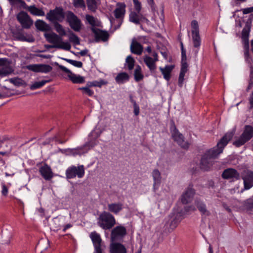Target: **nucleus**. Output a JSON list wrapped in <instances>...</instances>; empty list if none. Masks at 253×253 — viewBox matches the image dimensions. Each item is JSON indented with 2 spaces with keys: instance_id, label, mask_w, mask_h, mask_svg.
Here are the masks:
<instances>
[{
  "instance_id": "30",
  "label": "nucleus",
  "mask_w": 253,
  "mask_h": 253,
  "mask_svg": "<svg viewBox=\"0 0 253 253\" xmlns=\"http://www.w3.org/2000/svg\"><path fill=\"white\" fill-rule=\"evenodd\" d=\"M173 68V66L172 65H167L164 68H160V70L164 76V78L167 81H169L170 78V73Z\"/></svg>"
},
{
  "instance_id": "19",
  "label": "nucleus",
  "mask_w": 253,
  "mask_h": 253,
  "mask_svg": "<svg viewBox=\"0 0 253 253\" xmlns=\"http://www.w3.org/2000/svg\"><path fill=\"white\" fill-rule=\"evenodd\" d=\"M108 212L114 214H118L124 209V205L121 202L109 203L107 205Z\"/></svg>"
},
{
  "instance_id": "28",
  "label": "nucleus",
  "mask_w": 253,
  "mask_h": 253,
  "mask_svg": "<svg viewBox=\"0 0 253 253\" xmlns=\"http://www.w3.org/2000/svg\"><path fill=\"white\" fill-rule=\"evenodd\" d=\"M35 26L39 30L41 31H49L51 29L49 24L41 20H37L35 22Z\"/></svg>"
},
{
  "instance_id": "14",
  "label": "nucleus",
  "mask_w": 253,
  "mask_h": 253,
  "mask_svg": "<svg viewBox=\"0 0 253 253\" xmlns=\"http://www.w3.org/2000/svg\"><path fill=\"white\" fill-rule=\"evenodd\" d=\"M41 175L46 180H50L53 177V173L49 166L45 164L39 169Z\"/></svg>"
},
{
  "instance_id": "13",
  "label": "nucleus",
  "mask_w": 253,
  "mask_h": 253,
  "mask_svg": "<svg viewBox=\"0 0 253 253\" xmlns=\"http://www.w3.org/2000/svg\"><path fill=\"white\" fill-rule=\"evenodd\" d=\"M174 130L172 133V136L175 141H176L179 146L183 148H187L188 144L184 141V137L182 134L180 133L176 129L175 126H173Z\"/></svg>"
},
{
  "instance_id": "33",
  "label": "nucleus",
  "mask_w": 253,
  "mask_h": 253,
  "mask_svg": "<svg viewBox=\"0 0 253 253\" xmlns=\"http://www.w3.org/2000/svg\"><path fill=\"white\" fill-rule=\"evenodd\" d=\"M27 9L33 15H37V16H44V11L42 9L38 8L35 5H31L30 6H28Z\"/></svg>"
},
{
  "instance_id": "4",
  "label": "nucleus",
  "mask_w": 253,
  "mask_h": 253,
  "mask_svg": "<svg viewBox=\"0 0 253 253\" xmlns=\"http://www.w3.org/2000/svg\"><path fill=\"white\" fill-rule=\"evenodd\" d=\"M253 137V127L250 125L246 126L245 129L238 139L234 141L233 144L240 147L250 140Z\"/></svg>"
},
{
  "instance_id": "51",
  "label": "nucleus",
  "mask_w": 253,
  "mask_h": 253,
  "mask_svg": "<svg viewBox=\"0 0 253 253\" xmlns=\"http://www.w3.org/2000/svg\"><path fill=\"white\" fill-rule=\"evenodd\" d=\"M135 10L137 13H139L141 9V4L139 0H136L133 1Z\"/></svg>"
},
{
  "instance_id": "43",
  "label": "nucleus",
  "mask_w": 253,
  "mask_h": 253,
  "mask_svg": "<svg viewBox=\"0 0 253 253\" xmlns=\"http://www.w3.org/2000/svg\"><path fill=\"white\" fill-rule=\"evenodd\" d=\"M51 228L53 231H58L61 228L59 219L58 218H54L52 221Z\"/></svg>"
},
{
  "instance_id": "20",
  "label": "nucleus",
  "mask_w": 253,
  "mask_h": 253,
  "mask_svg": "<svg viewBox=\"0 0 253 253\" xmlns=\"http://www.w3.org/2000/svg\"><path fill=\"white\" fill-rule=\"evenodd\" d=\"M126 5L124 2H118L114 11V16L117 19H123L126 13Z\"/></svg>"
},
{
  "instance_id": "56",
  "label": "nucleus",
  "mask_w": 253,
  "mask_h": 253,
  "mask_svg": "<svg viewBox=\"0 0 253 253\" xmlns=\"http://www.w3.org/2000/svg\"><path fill=\"white\" fill-rule=\"evenodd\" d=\"M184 76L185 74H179V78H178V84L180 86H182L183 84V83L184 80Z\"/></svg>"
},
{
  "instance_id": "42",
  "label": "nucleus",
  "mask_w": 253,
  "mask_h": 253,
  "mask_svg": "<svg viewBox=\"0 0 253 253\" xmlns=\"http://www.w3.org/2000/svg\"><path fill=\"white\" fill-rule=\"evenodd\" d=\"M134 59L130 55H129L126 59L125 65L127 66L129 70H131L134 67Z\"/></svg>"
},
{
  "instance_id": "26",
  "label": "nucleus",
  "mask_w": 253,
  "mask_h": 253,
  "mask_svg": "<svg viewBox=\"0 0 253 253\" xmlns=\"http://www.w3.org/2000/svg\"><path fill=\"white\" fill-rule=\"evenodd\" d=\"M13 71V69L10 65L0 64V77L7 76L12 73Z\"/></svg>"
},
{
  "instance_id": "61",
  "label": "nucleus",
  "mask_w": 253,
  "mask_h": 253,
  "mask_svg": "<svg viewBox=\"0 0 253 253\" xmlns=\"http://www.w3.org/2000/svg\"><path fill=\"white\" fill-rule=\"evenodd\" d=\"M88 52V50L87 49H84L83 50H81L80 52H79V54L81 55L82 56H85L87 54Z\"/></svg>"
},
{
  "instance_id": "47",
  "label": "nucleus",
  "mask_w": 253,
  "mask_h": 253,
  "mask_svg": "<svg viewBox=\"0 0 253 253\" xmlns=\"http://www.w3.org/2000/svg\"><path fill=\"white\" fill-rule=\"evenodd\" d=\"M251 30V26L246 25L245 27L243 28L242 32V37L243 39H248L249 33Z\"/></svg>"
},
{
  "instance_id": "16",
  "label": "nucleus",
  "mask_w": 253,
  "mask_h": 253,
  "mask_svg": "<svg viewBox=\"0 0 253 253\" xmlns=\"http://www.w3.org/2000/svg\"><path fill=\"white\" fill-rule=\"evenodd\" d=\"M91 30L94 34L95 40L96 42L100 41L105 42L108 40L109 34L107 32L100 30L95 27H92Z\"/></svg>"
},
{
  "instance_id": "32",
  "label": "nucleus",
  "mask_w": 253,
  "mask_h": 253,
  "mask_svg": "<svg viewBox=\"0 0 253 253\" xmlns=\"http://www.w3.org/2000/svg\"><path fill=\"white\" fill-rule=\"evenodd\" d=\"M139 13L131 12L129 16V21L136 24H138L141 19L142 15H139Z\"/></svg>"
},
{
  "instance_id": "60",
  "label": "nucleus",
  "mask_w": 253,
  "mask_h": 253,
  "mask_svg": "<svg viewBox=\"0 0 253 253\" xmlns=\"http://www.w3.org/2000/svg\"><path fill=\"white\" fill-rule=\"evenodd\" d=\"M249 101H250V107L253 108V91L252 92V93L249 98Z\"/></svg>"
},
{
  "instance_id": "34",
  "label": "nucleus",
  "mask_w": 253,
  "mask_h": 253,
  "mask_svg": "<svg viewBox=\"0 0 253 253\" xmlns=\"http://www.w3.org/2000/svg\"><path fill=\"white\" fill-rule=\"evenodd\" d=\"M134 80L136 82H138L144 78V76L142 73L141 68L139 65H137L134 70Z\"/></svg>"
},
{
  "instance_id": "41",
  "label": "nucleus",
  "mask_w": 253,
  "mask_h": 253,
  "mask_svg": "<svg viewBox=\"0 0 253 253\" xmlns=\"http://www.w3.org/2000/svg\"><path fill=\"white\" fill-rule=\"evenodd\" d=\"M85 18L87 21L89 23L90 25L92 26V27H94L95 26L99 25V22L97 19L94 18L93 16L90 15H86L85 16Z\"/></svg>"
},
{
  "instance_id": "10",
  "label": "nucleus",
  "mask_w": 253,
  "mask_h": 253,
  "mask_svg": "<svg viewBox=\"0 0 253 253\" xmlns=\"http://www.w3.org/2000/svg\"><path fill=\"white\" fill-rule=\"evenodd\" d=\"M17 18L22 27L24 29L30 28L33 24V21L25 12H20L17 15Z\"/></svg>"
},
{
  "instance_id": "54",
  "label": "nucleus",
  "mask_w": 253,
  "mask_h": 253,
  "mask_svg": "<svg viewBox=\"0 0 253 253\" xmlns=\"http://www.w3.org/2000/svg\"><path fill=\"white\" fill-rule=\"evenodd\" d=\"M244 14H247L253 12V6L243 8L241 9Z\"/></svg>"
},
{
  "instance_id": "37",
  "label": "nucleus",
  "mask_w": 253,
  "mask_h": 253,
  "mask_svg": "<svg viewBox=\"0 0 253 253\" xmlns=\"http://www.w3.org/2000/svg\"><path fill=\"white\" fill-rule=\"evenodd\" d=\"M70 42L74 45H79L80 44V38L73 32H71L68 36Z\"/></svg>"
},
{
  "instance_id": "59",
  "label": "nucleus",
  "mask_w": 253,
  "mask_h": 253,
  "mask_svg": "<svg viewBox=\"0 0 253 253\" xmlns=\"http://www.w3.org/2000/svg\"><path fill=\"white\" fill-rule=\"evenodd\" d=\"M10 2V4L14 5L18 3H20L22 1L21 0H8Z\"/></svg>"
},
{
  "instance_id": "3",
  "label": "nucleus",
  "mask_w": 253,
  "mask_h": 253,
  "mask_svg": "<svg viewBox=\"0 0 253 253\" xmlns=\"http://www.w3.org/2000/svg\"><path fill=\"white\" fill-rule=\"evenodd\" d=\"M97 224L104 230H109L116 224V219L112 213L104 211L99 215Z\"/></svg>"
},
{
  "instance_id": "63",
  "label": "nucleus",
  "mask_w": 253,
  "mask_h": 253,
  "mask_svg": "<svg viewBox=\"0 0 253 253\" xmlns=\"http://www.w3.org/2000/svg\"><path fill=\"white\" fill-rule=\"evenodd\" d=\"M129 100H130V101L133 104V106L137 105L136 102V101L133 99V97H132V95H130L129 96Z\"/></svg>"
},
{
  "instance_id": "22",
  "label": "nucleus",
  "mask_w": 253,
  "mask_h": 253,
  "mask_svg": "<svg viewBox=\"0 0 253 253\" xmlns=\"http://www.w3.org/2000/svg\"><path fill=\"white\" fill-rule=\"evenodd\" d=\"M110 253H126V249L125 246L120 243H114L111 244L110 249Z\"/></svg>"
},
{
  "instance_id": "62",
  "label": "nucleus",
  "mask_w": 253,
  "mask_h": 253,
  "mask_svg": "<svg viewBox=\"0 0 253 253\" xmlns=\"http://www.w3.org/2000/svg\"><path fill=\"white\" fill-rule=\"evenodd\" d=\"M10 152V149H9L8 150L3 151H0V155H7L9 154Z\"/></svg>"
},
{
  "instance_id": "46",
  "label": "nucleus",
  "mask_w": 253,
  "mask_h": 253,
  "mask_svg": "<svg viewBox=\"0 0 253 253\" xmlns=\"http://www.w3.org/2000/svg\"><path fill=\"white\" fill-rule=\"evenodd\" d=\"M62 59L63 60L66 61L68 63L74 66L75 67H76L78 68H81L83 66V63L81 61H78L74 60L67 59V58H62Z\"/></svg>"
},
{
  "instance_id": "23",
  "label": "nucleus",
  "mask_w": 253,
  "mask_h": 253,
  "mask_svg": "<svg viewBox=\"0 0 253 253\" xmlns=\"http://www.w3.org/2000/svg\"><path fill=\"white\" fill-rule=\"evenodd\" d=\"M152 174L154 180L153 189L156 191L159 188L161 182V173L158 169H155L153 170Z\"/></svg>"
},
{
  "instance_id": "36",
  "label": "nucleus",
  "mask_w": 253,
  "mask_h": 253,
  "mask_svg": "<svg viewBox=\"0 0 253 253\" xmlns=\"http://www.w3.org/2000/svg\"><path fill=\"white\" fill-rule=\"evenodd\" d=\"M99 3V0H87L88 8L92 11H95Z\"/></svg>"
},
{
  "instance_id": "8",
  "label": "nucleus",
  "mask_w": 253,
  "mask_h": 253,
  "mask_svg": "<svg viewBox=\"0 0 253 253\" xmlns=\"http://www.w3.org/2000/svg\"><path fill=\"white\" fill-rule=\"evenodd\" d=\"M126 234V228L122 225L114 228L111 232V239L112 241H116L124 238Z\"/></svg>"
},
{
  "instance_id": "6",
  "label": "nucleus",
  "mask_w": 253,
  "mask_h": 253,
  "mask_svg": "<svg viewBox=\"0 0 253 253\" xmlns=\"http://www.w3.org/2000/svg\"><path fill=\"white\" fill-rule=\"evenodd\" d=\"M46 18L50 22H62L65 18V13L61 7H56L53 10H50L46 14Z\"/></svg>"
},
{
  "instance_id": "7",
  "label": "nucleus",
  "mask_w": 253,
  "mask_h": 253,
  "mask_svg": "<svg viewBox=\"0 0 253 253\" xmlns=\"http://www.w3.org/2000/svg\"><path fill=\"white\" fill-rule=\"evenodd\" d=\"M67 20L73 30L76 32L80 31L82 26L81 21L72 12H68Z\"/></svg>"
},
{
  "instance_id": "64",
  "label": "nucleus",
  "mask_w": 253,
  "mask_h": 253,
  "mask_svg": "<svg viewBox=\"0 0 253 253\" xmlns=\"http://www.w3.org/2000/svg\"><path fill=\"white\" fill-rule=\"evenodd\" d=\"M72 227V225L71 224H67V225H66L63 229V232H65L66 231V230H67L68 229L71 228Z\"/></svg>"
},
{
  "instance_id": "31",
  "label": "nucleus",
  "mask_w": 253,
  "mask_h": 253,
  "mask_svg": "<svg viewBox=\"0 0 253 253\" xmlns=\"http://www.w3.org/2000/svg\"><path fill=\"white\" fill-rule=\"evenodd\" d=\"M129 77L126 72L119 73L115 78L116 82L119 84H122L129 80Z\"/></svg>"
},
{
  "instance_id": "38",
  "label": "nucleus",
  "mask_w": 253,
  "mask_h": 253,
  "mask_svg": "<svg viewBox=\"0 0 253 253\" xmlns=\"http://www.w3.org/2000/svg\"><path fill=\"white\" fill-rule=\"evenodd\" d=\"M54 28L56 31L59 34V35L62 37L66 35V32L63 26L58 22H54Z\"/></svg>"
},
{
  "instance_id": "50",
  "label": "nucleus",
  "mask_w": 253,
  "mask_h": 253,
  "mask_svg": "<svg viewBox=\"0 0 253 253\" xmlns=\"http://www.w3.org/2000/svg\"><path fill=\"white\" fill-rule=\"evenodd\" d=\"M73 3L76 7H85L84 0H73Z\"/></svg>"
},
{
  "instance_id": "40",
  "label": "nucleus",
  "mask_w": 253,
  "mask_h": 253,
  "mask_svg": "<svg viewBox=\"0 0 253 253\" xmlns=\"http://www.w3.org/2000/svg\"><path fill=\"white\" fill-rule=\"evenodd\" d=\"M49 82V80H42L40 82H36L30 85V88L31 90L39 88L43 86L46 83Z\"/></svg>"
},
{
  "instance_id": "39",
  "label": "nucleus",
  "mask_w": 253,
  "mask_h": 253,
  "mask_svg": "<svg viewBox=\"0 0 253 253\" xmlns=\"http://www.w3.org/2000/svg\"><path fill=\"white\" fill-rule=\"evenodd\" d=\"M8 81L10 83L13 84L14 85H15V86H23V85L25 86L26 85V83L24 82V81H23V80H22L20 78H11V79H9L8 80Z\"/></svg>"
},
{
  "instance_id": "45",
  "label": "nucleus",
  "mask_w": 253,
  "mask_h": 253,
  "mask_svg": "<svg viewBox=\"0 0 253 253\" xmlns=\"http://www.w3.org/2000/svg\"><path fill=\"white\" fill-rule=\"evenodd\" d=\"M192 35L199 34V25L198 22L195 20H192L191 22Z\"/></svg>"
},
{
  "instance_id": "11",
  "label": "nucleus",
  "mask_w": 253,
  "mask_h": 253,
  "mask_svg": "<svg viewBox=\"0 0 253 253\" xmlns=\"http://www.w3.org/2000/svg\"><path fill=\"white\" fill-rule=\"evenodd\" d=\"M27 69L35 72H41L47 73L50 72L52 68L48 65L45 64H33L27 66Z\"/></svg>"
},
{
  "instance_id": "29",
  "label": "nucleus",
  "mask_w": 253,
  "mask_h": 253,
  "mask_svg": "<svg viewBox=\"0 0 253 253\" xmlns=\"http://www.w3.org/2000/svg\"><path fill=\"white\" fill-rule=\"evenodd\" d=\"M195 204L202 214L206 216L210 215V213L207 210L206 205L203 202L196 200L195 202Z\"/></svg>"
},
{
  "instance_id": "58",
  "label": "nucleus",
  "mask_w": 253,
  "mask_h": 253,
  "mask_svg": "<svg viewBox=\"0 0 253 253\" xmlns=\"http://www.w3.org/2000/svg\"><path fill=\"white\" fill-rule=\"evenodd\" d=\"M133 112L135 116H138L140 112L139 107L138 105L133 106Z\"/></svg>"
},
{
  "instance_id": "25",
  "label": "nucleus",
  "mask_w": 253,
  "mask_h": 253,
  "mask_svg": "<svg viewBox=\"0 0 253 253\" xmlns=\"http://www.w3.org/2000/svg\"><path fill=\"white\" fill-rule=\"evenodd\" d=\"M193 46L195 49L193 50L194 54L197 55L199 47L201 43V40L199 34L192 35Z\"/></svg>"
},
{
  "instance_id": "21",
  "label": "nucleus",
  "mask_w": 253,
  "mask_h": 253,
  "mask_svg": "<svg viewBox=\"0 0 253 253\" xmlns=\"http://www.w3.org/2000/svg\"><path fill=\"white\" fill-rule=\"evenodd\" d=\"M100 132L99 131L93 130L88 135L90 140L85 143L84 146H87L90 148L95 146L97 144L96 139L100 136Z\"/></svg>"
},
{
  "instance_id": "9",
  "label": "nucleus",
  "mask_w": 253,
  "mask_h": 253,
  "mask_svg": "<svg viewBox=\"0 0 253 253\" xmlns=\"http://www.w3.org/2000/svg\"><path fill=\"white\" fill-rule=\"evenodd\" d=\"M58 67L62 71L68 74L69 78L73 83L82 84L84 82V79L83 77L73 73L69 69L63 65H59Z\"/></svg>"
},
{
  "instance_id": "48",
  "label": "nucleus",
  "mask_w": 253,
  "mask_h": 253,
  "mask_svg": "<svg viewBox=\"0 0 253 253\" xmlns=\"http://www.w3.org/2000/svg\"><path fill=\"white\" fill-rule=\"evenodd\" d=\"M187 59H181V66L180 73L185 74L188 71V64L186 62Z\"/></svg>"
},
{
  "instance_id": "49",
  "label": "nucleus",
  "mask_w": 253,
  "mask_h": 253,
  "mask_svg": "<svg viewBox=\"0 0 253 253\" xmlns=\"http://www.w3.org/2000/svg\"><path fill=\"white\" fill-rule=\"evenodd\" d=\"M79 89L82 90L84 93H85L90 96H92L94 93L93 91L91 90L88 87H80Z\"/></svg>"
},
{
  "instance_id": "52",
  "label": "nucleus",
  "mask_w": 253,
  "mask_h": 253,
  "mask_svg": "<svg viewBox=\"0 0 253 253\" xmlns=\"http://www.w3.org/2000/svg\"><path fill=\"white\" fill-rule=\"evenodd\" d=\"M1 186H2V190H1V194L4 196H6L8 194V188L6 187L5 184L4 183H1Z\"/></svg>"
},
{
  "instance_id": "27",
  "label": "nucleus",
  "mask_w": 253,
  "mask_h": 253,
  "mask_svg": "<svg viewBox=\"0 0 253 253\" xmlns=\"http://www.w3.org/2000/svg\"><path fill=\"white\" fill-rule=\"evenodd\" d=\"M144 62L151 71H154L156 69V62H157L151 57L146 55L144 57Z\"/></svg>"
},
{
  "instance_id": "35",
  "label": "nucleus",
  "mask_w": 253,
  "mask_h": 253,
  "mask_svg": "<svg viewBox=\"0 0 253 253\" xmlns=\"http://www.w3.org/2000/svg\"><path fill=\"white\" fill-rule=\"evenodd\" d=\"M16 38L17 40L22 42H33L35 41V39L32 36H28L26 37L24 35L19 33L16 36Z\"/></svg>"
},
{
  "instance_id": "17",
  "label": "nucleus",
  "mask_w": 253,
  "mask_h": 253,
  "mask_svg": "<svg viewBox=\"0 0 253 253\" xmlns=\"http://www.w3.org/2000/svg\"><path fill=\"white\" fill-rule=\"evenodd\" d=\"M245 189H249L253 186V171L246 170L244 171L243 176Z\"/></svg>"
},
{
  "instance_id": "44",
  "label": "nucleus",
  "mask_w": 253,
  "mask_h": 253,
  "mask_svg": "<svg viewBox=\"0 0 253 253\" xmlns=\"http://www.w3.org/2000/svg\"><path fill=\"white\" fill-rule=\"evenodd\" d=\"M84 145L83 147H78L75 149H68V151L71 155L73 156H76L77 155H81L84 152L83 151V149L84 147Z\"/></svg>"
},
{
  "instance_id": "57",
  "label": "nucleus",
  "mask_w": 253,
  "mask_h": 253,
  "mask_svg": "<svg viewBox=\"0 0 253 253\" xmlns=\"http://www.w3.org/2000/svg\"><path fill=\"white\" fill-rule=\"evenodd\" d=\"M244 54L247 55V53L249 52V43L248 40L245 42L244 43Z\"/></svg>"
},
{
  "instance_id": "53",
  "label": "nucleus",
  "mask_w": 253,
  "mask_h": 253,
  "mask_svg": "<svg viewBox=\"0 0 253 253\" xmlns=\"http://www.w3.org/2000/svg\"><path fill=\"white\" fill-rule=\"evenodd\" d=\"M244 57L246 61L250 64L251 66L253 64V59L250 57L249 55V52L247 53V55H246V54H244Z\"/></svg>"
},
{
  "instance_id": "5",
  "label": "nucleus",
  "mask_w": 253,
  "mask_h": 253,
  "mask_svg": "<svg viewBox=\"0 0 253 253\" xmlns=\"http://www.w3.org/2000/svg\"><path fill=\"white\" fill-rule=\"evenodd\" d=\"M85 171L83 165L78 167L72 166L69 167L66 170V176L67 179H72L77 176L81 178L84 175Z\"/></svg>"
},
{
  "instance_id": "2",
  "label": "nucleus",
  "mask_w": 253,
  "mask_h": 253,
  "mask_svg": "<svg viewBox=\"0 0 253 253\" xmlns=\"http://www.w3.org/2000/svg\"><path fill=\"white\" fill-rule=\"evenodd\" d=\"M44 36L46 41L52 44L51 47L62 49L69 51L71 48L70 43L68 42H63L62 37L54 32L45 33Z\"/></svg>"
},
{
  "instance_id": "15",
  "label": "nucleus",
  "mask_w": 253,
  "mask_h": 253,
  "mask_svg": "<svg viewBox=\"0 0 253 253\" xmlns=\"http://www.w3.org/2000/svg\"><path fill=\"white\" fill-rule=\"evenodd\" d=\"M90 237L93 242L95 253H102V250L101 249L102 240L100 235L96 232H93L90 233Z\"/></svg>"
},
{
  "instance_id": "1",
  "label": "nucleus",
  "mask_w": 253,
  "mask_h": 253,
  "mask_svg": "<svg viewBox=\"0 0 253 253\" xmlns=\"http://www.w3.org/2000/svg\"><path fill=\"white\" fill-rule=\"evenodd\" d=\"M234 135V132L227 133L218 142L216 146L207 151L201 159L200 168L204 170L210 169L214 163L213 160L221 154L224 148Z\"/></svg>"
},
{
  "instance_id": "12",
  "label": "nucleus",
  "mask_w": 253,
  "mask_h": 253,
  "mask_svg": "<svg viewBox=\"0 0 253 253\" xmlns=\"http://www.w3.org/2000/svg\"><path fill=\"white\" fill-rule=\"evenodd\" d=\"M222 177L225 179L234 181L240 178V174L235 169L228 168L223 171Z\"/></svg>"
},
{
  "instance_id": "24",
  "label": "nucleus",
  "mask_w": 253,
  "mask_h": 253,
  "mask_svg": "<svg viewBox=\"0 0 253 253\" xmlns=\"http://www.w3.org/2000/svg\"><path fill=\"white\" fill-rule=\"evenodd\" d=\"M130 51L136 55L141 54L143 51L142 46L137 41L133 40L130 45Z\"/></svg>"
},
{
  "instance_id": "55",
  "label": "nucleus",
  "mask_w": 253,
  "mask_h": 253,
  "mask_svg": "<svg viewBox=\"0 0 253 253\" xmlns=\"http://www.w3.org/2000/svg\"><path fill=\"white\" fill-rule=\"evenodd\" d=\"M181 59H187L186 50L184 48L182 42H181Z\"/></svg>"
},
{
  "instance_id": "18",
  "label": "nucleus",
  "mask_w": 253,
  "mask_h": 253,
  "mask_svg": "<svg viewBox=\"0 0 253 253\" xmlns=\"http://www.w3.org/2000/svg\"><path fill=\"white\" fill-rule=\"evenodd\" d=\"M195 194V191L192 187L189 186L181 195V201L184 204L190 202Z\"/></svg>"
}]
</instances>
